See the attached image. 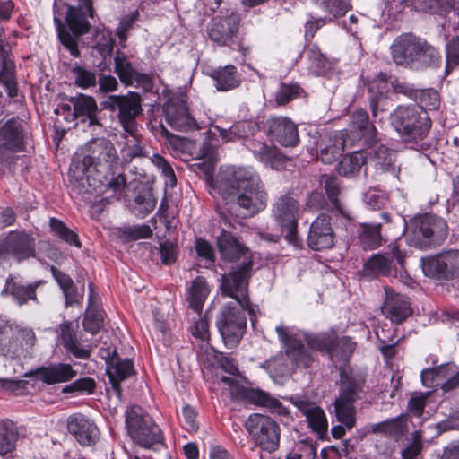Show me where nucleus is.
<instances>
[{
  "label": "nucleus",
  "mask_w": 459,
  "mask_h": 459,
  "mask_svg": "<svg viewBox=\"0 0 459 459\" xmlns=\"http://www.w3.org/2000/svg\"><path fill=\"white\" fill-rule=\"evenodd\" d=\"M385 299L382 306L383 314L394 323H403L411 314L408 299L389 288H385Z\"/></svg>",
  "instance_id": "23"
},
{
  "label": "nucleus",
  "mask_w": 459,
  "mask_h": 459,
  "mask_svg": "<svg viewBox=\"0 0 459 459\" xmlns=\"http://www.w3.org/2000/svg\"><path fill=\"white\" fill-rule=\"evenodd\" d=\"M70 102L74 107V115L76 117H85L89 118L91 124L96 121L98 107L92 97L81 93L71 97Z\"/></svg>",
  "instance_id": "41"
},
{
  "label": "nucleus",
  "mask_w": 459,
  "mask_h": 459,
  "mask_svg": "<svg viewBox=\"0 0 459 459\" xmlns=\"http://www.w3.org/2000/svg\"><path fill=\"white\" fill-rule=\"evenodd\" d=\"M187 293L186 299L189 302V307L197 315H201L204 303L210 293V287L205 278L202 276L196 277L192 281Z\"/></svg>",
  "instance_id": "36"
},
{
  "label": "nucleus",
  "mask_w": 459,
  "mask_h": 459,
  "mask_svg": "<svg viewBox=\"0 0 459 459\" xmlns=\"http://www.w3.org/2000/svg\"><path fill=\"white\" fill-rule=\"evenodd\" d=\"M217 245L221 258L225 262L234 263L241 258H243V261H247V259L253 261L250 250L240 244L230 232L225 230L218 237Z\"/></svg>",
  "instance_id": "24"
},
{
  "label": "nucleus",
  "mask_w": 459,
  "mask_h": 459,
  "mask_svg": "<svg viewBox=\"0 0 459 459\" xmlns=\"http://www.w3.org/2000/svg\"><path fill=\"white\" fill-rule=\"evenodd\" d=\"M247 430L269 431L279 429L278 425L270 417L262 414H253L246 421Z\"/></svg>",
  "instance_id": "52"
},
{
  "label": "nucleus",
  "mask_w": 459,
  "mask_h": 459,
  "mask_svg": "<svg viewBox=\"0 0 459 459\" xmlns=\"http://www.w3.org/2000/svg\"><path fill=\"white\" fill-rule=\"evenodd\" d=\"M35 254V239L24 230H12L0 241V257L9 255L21 262Z\"/></svg>",
  "instance_id": "12"
},
{
  "label": "nucleus",
  "mask_w": 459,
  "mask_h": 459,
  "mask_svg": "<svg viewBox=\"0 0 459 459\" xmlns=\"http://www.w3.org/2000/svg\"><path fill=\"white\" fill-rule=\"evenodd\" d=\"M125 417L127 430H152L156 426L153 419L138 406L128 408Z\"/></svg>",
  "instance_id": "39"
},
{
  "label": "nucleus",
  "mask_w": 459,
  "mask_h": 459,
  "mask_svg": "<svg viewBox=\"0 0 459 459\" xmlns=\"http://www.w3.org/2000/svg\"><path fill=\"white\" fill-rule=\"evenodd\" d=\"M459 65V36L454 38L446 45V70L453 69Z\"/></svg>",
  "instance_id": "64"
},
{
  "label": "nucleus",
  "mask_w": 459,
  "mask_h": 459,
  "mask_svg": "<svg viewBox=\"0 0 459 459\" xmlns=\"http://www.w3.org/2000/svg\"><path fill=\"white\" fill-rule=\"evenodd\" d=\"M86 154L78 168L89 179L90 174L96 171L98 174L111 170L117 163V153L113 143L105 138H96L90 141L85 146Z\"/></svg>",
  "instance_id": "8"
},
{
  "label": "nucleus",
  "mask_w": 459,
  "mask_h": 459,
  "mask_svg": "<svg viewBox=\"0 0 459 459\" xmlns=\"http://www.w3.org/2000/svg\"><path fill=\"white\" fill-rule=\"evenodd\" d=\"M247 147L258 160L274 169H282L289 160L277 147L256 140H248Z\"/></svg>",
  "instance_id": "27"
},
{
  "label": "nucleus",
  "mask_w": 459,
  "mask_h": 459,
  "mask_svg": "<svg viewBox=\"0 0 459 459\" xmlns=\"http://www.w3.org/2000/svg\"><path fill=\"white\" fill-rule=\"evenodd\" d=\"M298 211V202L290 195L281 196L273 205V216L281 230L286 232L285 238L289 243L296 240Z\"/></svg>",
  "instance_id": "13"
},
{
  "label": "nucleus",
  "mask_w": 459,
  "mask_h": 459,
  "mask_svg": "<svg viewBox=\"0 0 459 459\" xmlns=\"http://www.w3.org/2000/svg\"><path fill=\"white\" fill-rule=\"evenodd\" d=\"M421 450V432H413L408 446L402 451L403 459H415Z\"/></svg>",
  "instance_id": "62"
},
{
  "label": "nucleus",
  "mask_w": 459,
  "mask_h": 459,
  "mask_svg": "<svg viewBox=\"0 0 459 459\" xmlns=\"http://www.w3.org/2000/svg\"><path fill=\"white\" fill-rule=\"evenodd\" d=\"M115 73L120 81L126 85L150 82L146 74L138 73L132 65L127 57L121 52H117L115 58Z\"/></svg>",
  "instance_id": "32"
},
{
  "label": "nucleus",
  "mask_w": 459,
  "mask_h": 459,
  "mask_svg": "<svg viewBox=\"0 0 459 459\" xmlns=\"http://www.w3.org/2000/svg\"><path fill=\"white\" fill-rule=\"evenodd\" d=\"M356 343L350 337L337 338L335 335L334 344L331 347L329 356L332 360H347L353 353Z\"/></svg>",
  "instance_id": "49"
},
{
  "label": "nucleus",
  "mask_w": 459,
  "mask_h": 459,
  "mask_svg": "<svg viewBox=\"0 0 459 459\" xmlns=\"http://www.w3.org/2000/svg\"><path fill=\"white\" fill-rule=\"evenodd\" d=\"M94 9L92 0H78L76 6L70 5L67 9L66 22L73 35L62 25L60 20L55 18L57 25L58 38L61 43L70 51L74 57L80 56L77 45V38L90 30V22L87 17H93Z\"/></svg>",
  "instance_id": "4"
},
{
  "label": "nucleus",
  "mask_w": 459,
  "mask_h": 459,
  "mask_svg": "<svg viewBox=\"0 0 459 459\" xmlns=\"http://www.w3.org/2000/svg\"><path fill=\"white\" fill-rule=\"evenodd\" d=\"M106 372L113 389L120 395V383L133 374V363L129 359L122 360L120 358L114 356L108 362Z\"/></svg>",
  "instance_id": "33"
},
{
  "label": "nucleus",
  "mask_w": 459,
  "mask_h": 459,
  "mask_svg": "<svg viewBox=\"0 0 459 459\" xmlns=\"http://www.w3.org/2000/svg\"><path fill=\"white\" fill-rule=\"evenodd\" d=\"M416 100L418 106H421L425 110H436L440 105V97L437 91L434 89L419 90Z\"/></svg>",
  "instance_id": "54"
},
{
  "label": "nucleus",
  "mask_w": 459,
  "mask_h": 459,
  "mask_svg": "<svg viewBox=\"0 0 459 459\" xmlns=\"http://www.w3.org/2000/svg\"><path fill=\"white\" fill-rule=\"evenodd\" d=\"M376 335L378 339V348L381 351L382 354L388 359H391L395 354V344L397 341H394V337H385V329H377L376 331Z\"/></svg>",
  "instance_id": "59"
},
{
  "label": "nucleus",
  "mask_w": 459,
  "mask_h": 459,
  "mask_svg": "<svg viewBox=\"0 0 459 459\" xmlns=\"http://www.w3.org/2000/svg\"><path fill=\"white\" fill-rule=\"evenodd\" d=\"M394 258L399 264H403V256L399 250H394L392 255H373L364 264L363 272L366 276H389L395 271Z\"/></svg>",
  "instance_id": "26"
},
{
  "label": "nucleus",
  "mask_w": 459,
  "mask_h": 459,
  "mask_svg": "<svg viewBox=\"0 0 459 459\" xmlns=\"http://www.w3.org/2000/svg\"><path fill=\"white\" fill-rule=\"evenodd\" d=\"M276 332L280 340L286 347V353L289 359L297 366L309 368L314 361V357L312 353L305 348L301 341L290 336L288 328L284 325H278Z\"/></svg>",
  "instance_id": "20"
},
{
  "label": "nucleus",
  "mask_w": 459,
  "mask_h": 459,
  "mask_svg": "<svg viewBox=\"0 0 459 459\" xmlns=\"http://www.w3.org/2000/svg\"><path fill=\"white\" fill-rule=\"evenodd\" d=\"M246 310L251 316L254 315V309L250 305L248 307H243L239 304L230 302L224 305L217 316V328L224 343L230 348L235 347L243 337L247 327Z\"/></svg>",
  "instance_id": "7"
},
{
  "label": "nucleus",
  "mask_w": 459,
  "mask_h": 459,
  "mask_svg": "<svg viewBox=\"0 0 459 459\" xmlns=\"http://www.w3.org/2000/svg\"><path fill=\"white\" fill-rule=\"evenodd\" d=\"M164 112L167 123L175 130L188 132L199 128L189 113L184 93L171 96L164 107Z\"/></svg>",
  "instance_id": "11"
},
{
  "label": "nucleus",
  "mask_w": 459,
  "mask_h": 459,
  "mask_svg": "<svg viewBox=\"0 0 459 459\" xmlns=\"http://www.w3.org/2000/svg\"><path fill=\"white\" fill-rule=\"evenodd\" d=\"M19 325L0 316V355L14 359L22 354V345L14 339Z\"/></svg>",
  "instance_id": "22"
},
{
  "label": "nucleus",
  "mask_w": 459,
  "mask_h": 459,
  "mask_svg": "<svg viewBox=\"0 0 459 459\" xmlns=\"http://www.w3.org/2000/svg\"><path fill=\"white\" fill-rule=\"evenodd\" d=\"M368 89L371 94L369 100L371 112L373 117L377 118L379 111H384L385 102L386 101L384 96V91L386 89V75L380 74L377 79L368 82Z\"/></svg>",
  "instance_id": "37"
},
{
  "label": "nucleus",
  "mask_w": 459,
  "mask_h": 459,
  "mask_svg": "<svg viewBox=\"0 0 459 459\" xmlns=\"http://www.w3.org/2000/svg\"><path fill=\"white\" fill-rule=\"evenodd\" d=\"M117 238L123 241H133L142 238H149L152 236V230L148 225L125 226L116 230Z\"/></svg>",
  "instance_id": "51"
},
{
  "label": "nucleus",
  "mask_w": 459,
  "mask_h": 459,
  "mask_svg": "<svg viewBox=\"0 0 459 459\" xmlns=\"http://www.w3.org/2000/svg\"><path fill=\"white\" fill-rule=\"evenodd\" d=\"M301 88L298 84L281 83L275 94V101L278 105H285L289 101L300 95Z\"/></svg>",
  "instance_id": "57"
},
{
  "label": "nucleus",
  "mask_w": 459,
  "mask_h": 459,
  "mask_svg": "<svg viewBox=\"0 0 459 459\" xmlns=\"http://www.w3.org/2000/svg\"><path fill=\"white\" fill-rule=\"evenodd\" d=\"M391 50L395 64L413 69L438 66L442 59L437 49L411 33L396 38Z\"/></svg>",
  "instance_id": "2"
},
{
  "label": "nucleus",
  "mask_w": 459,
  "mask_h": 459,
  "mask_svg": "<svg viewBox=\"0 0 459 459\" xmlns=\"http://www.w3.org/2000/svg\"><path fill=\"white\" fill-rule=\"evenodd\" d=\"M59 329L61 343L67 351L78 359H88L90 357V351L80 346L71 323L61 324Z\"/></svg>",
  "instance_id": "38"
},
{
  "label": "nucleus",
  "mask_w": 459,
  "mask_h": 459,
  "mask_svg": "<svg viewBox=\"0 0 459 459\" xmlns=\"http://www.w3.org/2000/svg\"><path fill=\"white\" fill-rule=\"evenodd\" d=\"M255 438L263 450L271 453L279 446L280 432H255Z\"/></svg>",
  "instance_id": "56"
},
{
  "label": "nucleus",
  "mask_w": 459,
  "mask_h": 459,
  "mask_svg": "<svg viewBox=\"0 0 459 459\" xmlns=\"http://www.w3.org/2000/svg\"><path fill=\"white\" fill-rule=\"evenodd\" d=\"M211 77L215 82L216 89L221 91L235 89L240 84L239 74L233 65H226L212 71Z\"/></svg>",
  "instance_id": "40"
},
{
  "label": "nucleus",
  "mask_w": 459,
  "mask_h": 459,
  "mask_svg": "<svg viewBox=\"0 0 459 459\" xmlns=\"http://www.w3.org/2000/svg\"><path fill=\"white\" fill-rule=\"evenodd\" d=\"M76 375L77 372L70 364L66 363L51 364L48 367H41L35 371L37 379L47 385L68 382Z\"/></svg>",
  "instance_id": "30"
},
{
  "label": "nucleus",
  "mask_w": 459,
  "mask_h": 459,
  "mask_svg": "<svg viewBox=\"0 0 459 459\" xmlns=\"http://www.w3.org/2000/svg\"><path fill=\"white\" fill-rule=\"evenodd\" d=\"M365 385L360 375L341 372L340 394L334 401L337 420L349 429L355 426V407L353 403L359 398Z\"/></svg>",
  "instance_id": "5"
},
{
  "label": "nucleus",
  "mask_w": 459,
  "mask_h": 459,
  "mask_svg": "<svg viewBox=\"0 0 459 459\" xmlns=\"http://www.w3.org/2000/svg\"><path fill=\"white\" fill-rule=\"evenodd\" d=\"M334 238L331 217L326 213H320L310 225L307 238V246L317 251L328 249L333 246Z\"/></svg>",
  "instance_id": "15"
},
{
  "label": "nucleus",
  "mask_w": 459,
  "mask_h": 459,
  "mask_svg": "<svg viewBox=\"0 0 459 459\" xmlns=\"http://www.w3.org/2000/svg\"><path fill=\"white\" fill-rule=\"evenodd\" d=\"M131 439L138 446L160 450L164 446L162 432H128Z\"/></svg>",
  "instance_id": "48"
},
{
  "label": "nucleus",
  "mask_w": 459,
  "mask_h": 459,
  "mask_svg": "<svg viewBox=\"0 0 459 459\" xmlns=\"http://www.w3.org/2000/svg\"><path fill=\"white\" fill-rule=\"evenodd\" d=\"M24 146V133L22 124L15 119H10L0 128V148L21 152Z\"/></svg>",
  "instance_id": "29"
},
{
  "label": "nucleus",
  "mask_w": 459,
  "mask_h": 459,
  "mask_svg": "<svg viewBox=\"0 0 459 459\" xmlns=\"http://www.w3.org/2000/svg\"><path fill=\"white\" fill-rule=\"evenodd\" d=\"M0 82L6 88L10 97L17 96L18 90L14 81V63L10 55L9 47L0 40Z\"/></svg>",
  "instance_id": "31"
},
{
  "label": "nucleus",
  "mask_w": 459,
  "mask_h": 459,
  "mask_svg": "<svg viewBox=\"0 0 459 459\" xmlns=\"http://www.w3.org/2000/svg\"><path fill=\"white\" fill-rule=\"evenodd\" d=\"M105 108L113 112L117 111V119L125 134L136 135V118L143 112L142 99L138 93L130 91L126 95H110L105 102Z\"/></svg>",
  "instance_id": "9"
},
{
  "label": "nucleus",
  "mask_w": 459,
  "mask_h": 459,
  "mask_svg": "<svg viewBox=\"0 0 459 459\" xmlns=\"http://www.w3.org/2000/svg\"><path fill=\"white\" fill-rule=\"evenodd\" d=\"M303 338L310 349L326 352L329 355L331 347L334 344L335 332L305 333Z\"/></svg>",
  "instance_id": "44"
},
{
  "label": "nucleus",
  "mask_w": 459,
  "mask_h": 459,
  "mask_svg": "<svg viewBox=\"0 0 459 459\" xmlns=\"http://www.w3.org/2000/svg\"><path fill=\"white\" fill-rule=\"evenodd\" d=\"M68 430H94L97 427L94 422L82 413H74L67 418Z\"/></svg>",
  "instance_id": "58"
},
{
  "label": "nucleus",
  "mask_w": 459,
  "mask_h": 459,
  "mask_svg": "<svg viewBox=\"0 0 459 459\" xmlns=\"http://www.w3.org/2000/svg\"><path fill=\"white\" fill-rule=\"evenodd\" d=\"M213 188L224 200H236L248 215L266 206L267 194L260 177L252 168H227L220 171Z\"/></svg>",
  "instance_id": "1"
},
{
  "label": "nucleus",
  "mask_w": 459,
  "mask_h": 459,
  "mask_svg": "<svg viewBox=\"0 0 459 459\" xmlns=\"http://www.w3.org/2000/svg\"><path fill=\"white\" fill-rule=\"evenodd\" d=\"M381 224L361 223L358 229L360 244L365 249H375L381 246Z\"/></svg>",
  "instance_id": "43"
},
{
  "label": "nucleus",
  "mask_w": 459,
  "mask_h": 459,
  "mask_svg": "<svg viewBox=\"0 0 459 459\" xmlns=\"http://www.w3.org/2000/svg\"><path fill=\"white\" fill-rule=\"evenodd\" d=\"M345 139L342 132L334 133L330 135L325 143H321L318 147V158L325 164H331L335 161L344 151Z\"/></svg>",
  "instance_id": "34"
},
{
  "label": "nucleus",
  "mask_w": 459,
  "mask_h": 459,
  "mask_svg": "<svg viewBox=\"0 0 459 459\" xmlns=\"http://www.w3.org/2000/svg\"><path fill=\"white\" fill-rule=\"evenodd\" d=\"M365 163L364 154L361 152H353L341 160L337 170L342 176L352 177L360 171Z\"/></svg>",
  "instance_id": "46"
},
{
  "label": "nucleus",
  "mask_w": 459,
  "mask_h": 459,
  "mask_svg": "<svg viewBox=\"0 0 459 459\" xmlns=\"http://www.w3.org/2000/svg\"><path fill=\"white\" fill-rule=\"evenodd\" d=\"M238 24L239 18L234 13L226 17H215L209 28V37L218 45H230L238 33Z\"/></svg>",
  "instance_id": "19"
},
{
  "label": "nucleus",
  "mask_w": 459,
  "mask_h": 459,
  "mask_svg": "<svg viewBox=\"0 0 459 459\" xmlns=\"http://www.w3.org/2000/svg\"><path fill=\"white\" fill-rule=\"evenodd\" d=\"M267 134L283 146H295L299 141L297 126L286 117L267 120Z\"/></svg>",
  "instance_id": "18"
},
{
  "label": "nucleus",
  "mask_w": 459,
  "mask_h": 459,
  "mask_svg": "<svg viewBox=\"0 0 459 459\" xmlns=\"http://www.w3.org/2000/svg\"><path fill=\"white\" fill-rule=\"evenodd\" d=\"M289 400L306 416L312 430H327V420L321 408L299 395L291 396Z\"/></svg>",
  "instance_id": "28"
},
{
  "label": "nucleus",
  "mask_w": 459,
  "mask_h": 459,
  "mask_svg": "<svg viewBox=\"0 0 459 459\" xmlns=\"http://www.w3.org/2000/svg\"><path fill=\"white\" fill-rule=\"evenodd\" d=\"M373 160L382 169L393 163V152L385 145H378L373 150Z\"/></svg>",
  "instance_id": "63"
},
{
  "label": "nucleus",
  "mask_w": 459,
  "mask_h": 459,
  "mask_svg": "<svg viewBox=\"0 0 459 459\" xmlns=\"http://www.w3.org/2000/svg\"><path fill=\"white\" fill-rule=\"evenodd\" d=\"M325 12L333 17L342 16L351 8L347 0H314Z\"/></svg>",
  "instance_id": "53"
},
{
  "label": "nucleus",
  "mask_w": 459,
  "mask_h": 459,
  "mask_svg": "<svg viewBox=\"0 0 459 459\" xmlns=\"http://www.w3.org/2000/svg\"><path fill=\"white\" fill-rule=\"evenodd\" d=\"M253 261L247 259L240 265L221 275V290L222 296L230 297L236 300L234 304L248 307L250 305L247 287L252 275Z\"/></svg>",
  "instance_id": "10"
},
{
  "label": "nucleus",
  "mask_w": 459,
  "mask_h": 459,
  "mask_svg": "<svg viewBox=\"0 0 459 459\" xmlns=\"http://www.w3.org/2000/svg\"><path fill=\"white\" fill-rule=\"evenodd\" d=\"M93 299L94 295L91 291L90 305L86 310L82 325L86 332L96 334L103 325V312L94 306Z\"/></svg>",
  "instance_id": "47"
},
{
  "label": "nucleus",
  "mask_w": 459,
  "mask_h": 459,
  "mask_svg": "<svg viewBox=\"0 0 459 459\" xmlns=\"http://www.w3.org/2000/svg\"><path fill=\"white\" fill-rule=\"evenodd\" d=\"M219 367L213 376V389L218 386L222 392L230 394L234 386H238L246 380L245 377L239 372L237 363L229 357H221L218 360Z\"/></svg>",
  "instance_id": "17"
},
{
  "label": "nucleus",
  "mask_w": 459,
  "mask_h": 459,
  "mask_svg": "<svg viewBox=\"0 0 459 459\" xmlns=\"http://www.w3.org/2000/svg\"><path fill=\"white\" fill-rule=\"evenodd\" d=\"M73 73L75 75V82L78 86L88 88L96 84L97 79L94 72L82 66H75L73 68Z\"/></svg>",
  "instance_id": "60"
},
{
  "label": "nucleus",
  "mask_w": 459,
  "mask_h": 459,
  "mask_svg": "<svg viewBox=\"0 0 459 459\" xmlns=\"http://www.w3.org/2000/svg\"><path fill=\"white\" fill-rule=\"evenodd\" d=\"M125 145L122 148L121 153L123 159L129 162L134 158H142L147 156L145 150V143L139 128H136V135H125Z\"/></svg>",
  "instance_id": "42"
},
{
  "label": "nucleus",
  "mask_w": 459,
  "mask_h": 459,
  "mask_svg": "<svg viewBox=\"0 0 459 459\" xmlns=\"http://www.w3.org/2000/svg\"><path fill=\"white\" fill-rule=\"evenodd\" d=\"M391 126L406 143L425 139L432 126L427 110L417 104L398 106L389 116Z\"/></svg>",
  "instance_id": "3"
},
{
  "label": "nucleus",
  "mask_w": 459,
  "mask_h": 459,
  "mask_svg": "<svg viewBox=\"0 0 459 459\" xmlns=\"http://www.w3.org/2000/svg\"><path fill=\"white\" fill-rule=\"evenodd\" d=\"M350 131L355 138H365L367 141H371L376 134V128L370 122L368 114L363 109L352 113Z\"/></svg>",
  "instance_id": "35"
},
{
  "label": "nucleus",
  "mask_w": 459,
  "mask_h": 459,
  "mask_svg": "<svg viewBox=\"0 0 459 459\" xmlns=\"http://www.w3.org/2000/svg\"><path fill=\"white\" fill-rule=\"evenodd\" d=\"M96 388V382L93 378L86 377L79 378L63 387L64 394L79 393L92 394Z\"/></svg>",
  "instance_id": "55"
},
{
  "label": "nucleus",
  "mask_w": 459,
  "mask_h": 459,
  "mask_svg": "<svg viewBox=\"0 0 459 459\" xmlns=\"http://www.w3.org/2000/svg\"><path fill=\"white\" fill-rule=\"evenodd\" d=\"M421 266L425 275L437 279H449L459 272V251H448L423 258Z\"/></svg>",
  "instance_id": "14"
},
{
  "label": "nucleus",
  "mask_w": 459,
  "mask_h": 459,
  "mask_svg": "<svg viewBox=\"0 0 459 459\" xmlns=\"http://www.w3.org/2000/svg\"><path fill=\"white\" fill-rule=\"evenodd\" d=\"M230 396L233 400H238L270 409L280 411L282 407L281 403L269 393L257 388L245 387L243 384H240L238 386H234L233 392Z\"/></svg>",
  "instance_id": "25"
},
{
  "label": "nucleus",
  "mask_w": 459,
  "mask_h": 459,
  "mask_svg": "<svg viewBox=\"0 0 459 459\" xmlns=\"http://www.w3.org/2000/svg\"><path fill=\"white\" fill-rule=\"evenodd\" d=\"M41 283V281H37L29 284H23L22 281H16L13 276H9L5 280L1 295L4 297L10 296L13 301L19 307L27 304L30 300L39 303L36 290Z\"/></svg>",
  "instance_id": "21"
},
{
  "label": "nucleus",
  "mask_w": 459,
  "mask_h": 459,
  "mask_svg": "<svg viewBox=\"0 0 459 459\" xmlns=\"http://www.w3.org/2000/svg\"><path fill=\"white\" fill-rule=\"evenodd\" d=\"M446 234V222L436 215L429 214L415 218L405 230L408 243L418 248H425L433 243L442 241Z\"/></svg>",
  "instance_id": "6"
},
{
  "label": "nucleus",
  "mask_w": 459,
  "mask_h": 459,
  "mask_svg": "<svg viewBox=\"0 0 459 459\" xmlns=\"http://www.w3.org/2000/svg\"><path fill=\"white\" fill-rule=\"evenodd\" d=\"M49 226L54 235L65 243L74 245L78 248L82 247L78 235L69 229L62 221L56 218H50Z\"/></svg>",
  "instance_id": "50"
},
{
  "label": "nucleus",
  "mask_w": 459,
  "mask_h": 459,
  "mask_svg": "<svg viewBox=\"0 0 459 459\" xmlns=\"http://www.w3.org/2000/svg\"><path fill=\"white\" fill-rule=\"evenodd\" d=\"M135 203L141 207L144 214L152 212L156 206V199L150 189L140 191L135 197Z\"/></svg>",
  "instance_id": "61"
},
{
  "label": "nucleus",
  "mask_w": 459,
  "mask_h": 459,
  "mask_svg": "<svg viewBox=\"0 0 459 459\" xmlns=\"http://www.w3.org/2000/svg\"><path fill=\"white\" fill-rule=\"evenodd\" d=\"M325 183H324V188L325 190V193L327 195V197L331 204H333V208L347 221H351L352 220V217L349 211H347L342 204H341V201L339 200L338 196L341 193V187L340 183L337 178L335 177H324Z\"/></svg>",
  "instance_id": "45"
},
{
  "label": "nucleus",
  "mask_w": 459,
  "mask_h": 459,
  "mask_svg": "<svg viewBox=\"0 0 459 459\" xmlns=\"http://www.w3.org/2000/svg\"><path fill=\"white\" fill-rule=\"evenodd\" d=\"M421 382L426 387L441 385L445 392H449L459 386V369L454 364H447L421 371Z\"/></svg>",
  "instance_id": "16"
}]
</instances>
